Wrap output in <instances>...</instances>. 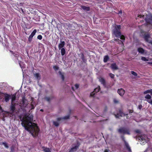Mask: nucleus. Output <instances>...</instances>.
<instances>
[{"instance_id":"f257e3e1","label":"nucleus","mask_w":152,"mask_h":152,"mask_svg":"<svg viewBox=\"0 0 152 152\" xmlns=\"http://www.w3.org/2000/svg\"><path fill=\"white\" fill-rule=\"evenodd\" d=\"M33 119V116L28 115L20 118L22 126L26 130L29 132L33 137H36L38 136L40 129L37 124L31 122Z\"/></svg>"},{"instance_id":"f03ea898","label":"nucleus","mask_w":152,"mask_h":152,"mask_svg":"<svg viewBox=\"0 0 152 152\" xmlns=\"http://www.w3.org/2000/svg\"><path fill=\"white\" fill-rule=\"evenodd\" d=\"M121 29L120 25H115L113 26L112 30V34L118 38H120L122 40H121L118 39H114V41H115L118 44H124L123 40H124V35H121Z\"/></svg>"},{"instance_id":"7ed1b4c3","label":"nucleus","mask_w":152,"mask_h":152,"mask_svg":"<svg viewBox=\"0 0 152 152\" xmlns=\"http://www.w3.org/2000/svg\"><path fill=\"white\" fill-rule=\"evenodd\" d=\"M138 17L140 18H143L146 22L145 25L146 26L151 25L152 27V15L151 14L149 13L146 14L145 16L140 15H139Z\"/></svg>"},{"instance_id":"20e7f679","label":"nucleus","mask_w":152,"mask_h":152,"mask_svg":"<svg viewBox=\"0 0 152 152\" xmlns=\"http://www.w3.org/2000/svg\"><path fill=\"white\" fill-rule=\"evenodd\" d=\"M80 145V144L77 142V144L72 147L69 150L68 152H75L79 148Z\"/></svg>"},{"instance_id":"39448f33","label":"nucleus","mask_w":152,"mask_h":152,"mask_svg":"<svg viewBox=\"0 0 152 152\" xmlns=\"http://www.w3.org/2000/svg\"><path fill=\"white\" fill-rule=\"evenodd\" d=\"M100 90V88L99 86H98L96 88L94 89V91L91 93L90 96V97H94V95H95L96 93L99 91Z\"/></svg>"},{"instance_id":"423d86ee","label":"nucleus","mask_w":152,"mask_h":152,"mask_svg":"<svg viewBox=\"0 0 152 152\" xmlns=\"http://www.w3.org/2000/svg\"><path fill=\"white\" fill-rule=\"evenodd\" d=\"M144 38L146 42H148L152 45V39L150 40L149 39L150 38V36L149 34L145 35Z\"/></svg>"},{"instance_id":"0eeeda50","label":"nucleus","mask_w":152,"mask_h":152,"mask_svg":"<svg viewBox=\"0 0 152 152\" xmlns=\"http://www.w3.org/2000/svg\"><path fill=\"white\" fill-rule=\"evenodd\" d=\"M16 104L13 103L11 102V105L10 106V111L12 112V113H14L15 109Z\"/></svg>"},{"instance_id":"6e6552de","label":"nucleus","mask_w":152,"mask_h":152,"mask_svg":"<svg viewBox=\"0 0 152 152\" xmlns=\"http://www.w3.org/2000/svg\"><path fill=\"white\" fill-rule=\"evenodd\" d=\"M4 94L5 101L6 102H8L10 99V95L7 94Z\"/></svg>"},{"instance_id":"1a4fd4ad","label":"nucleus","mask_w":152,"mask_h":152,"mask_svg":"<svg viewBox=\"0 0 152 152\" xmlns=\"http://www.w3.org/2000/svg\"><path fill=\"white\" fill-rule=\"evenodd\" d=\"M110 67L113 70H116L118 69V67L115 63L111 64Z\"/></svg>"},{"instance_id":"9d476101","label":"nucleus","mask_w":152,"mask_h":152,"mask_svg":"<svg viewBox=\"0 0 152 152\" xmlns=\"http://www.w3.org/2000/svg\"><path fill=\"white\" fill-rule=\"evenodd\" d=\"M70 115H67L66 116H65L63 118H57V120L58 121H60L64 119V120H66L68 119H69V118Z\"/></svg>"},{"instance_id":"9b49d317","label":"nucleus","mask_w":152,"mask_h":152,"mask_svg":"<svg viewBox=\"0 0 152 152\" xmlns=\"http://www.w3.org/2000/svg\"><path fill=\"white\" fill-rule=\"evenodd\" d=\"M99 81L104 86H106V81L104 78L103 77H100L99 79Z\"/></svg>"},{"instance_id":"f8f14e48","label":"nucleus","mask_w":152,"mask_h":152,"mask_svg":"<svg viewBox=\"0 0 152 152\" xmlns=\"http://www.w3.org/2000/svg\"><path fill=\"white\" fill-rule=\"evenodd\" d=\"M65 43L64 41H61V43H60L58 46V49L60 50L64 46Z\"/></svg>"},{"instance_id":"ddd939ff","label":"nucleus","mask_w":152,"mask_h":152,"mask_svg":"<svg viewBox=\"0 0 152 152\" xmlns=\"http://www.w3.org/2000/svg\"><path fill=\"white\" fill-rule=\"evenodd\" d=\"M117 92L121 96H123L124 95V89L122 88L118 89Z\"/></svg>"},{"instance_id":"4468645a","label":"nucleus","mask_w":152,"mask_h":152,"mask_svg":"<svg viewBox=\"0 0 152 152\" xmlns=\"http://www.w3.org/2000/svg\"><path fill=\"white\" fill-rule=\"evenodd\" d=\"M42 148L43 149V150L44 152H51V150L49 148L42 146Z\"/></svg>"},{"instance_id":"2eb2a0df","label":"nucleus","mask_w":152,"mask_h":152,"mask_svg":"<svg viewBox=\"0 0 152 152\" xmlns=\"http://www.w3.org/2000/svg\"><path fill=\"white\" fill-rule=\"evenodd\" d=\"M16 93H15L12 95L11 102L13 103V102L15 100L16 98Z\"/></svg>"},{"instance_id":"dca6fc26","label":"nucleus","mask_w":152,"mask_h":152,"mask_svg":"<svg viewBox=\"0 0 152 152\" xmlns=\"http://www.w3.org/2000/svg\"><path fill=\"white\" fill-rule=\"evenodd\" d=\"M130 134V130L129 128H124V134Z\"/></svg>"},{"instance_id":"f3484780","label":"nucleus","mask_w":152,"mask_h":152,"mask_svg":"<svg viewBox=\"0 0 152 152\" xmlns=\"http://www.w3.org/2000/svg\"><path fill=\"white\" fill-rule=\"evenodd\" d=\"M81 7L84 10L89 11L90 10V7H86L84 6H81Z\"/></svg>"},{"instance_id":"a211bd4d","label":"nucleus","mask_w":152,"mask_h":152,"mask_svg":"<svg viewBox=\"0 0 152 152\" xmlns=\"http://www.w3.org/2000/svg\"><path fill=\"white\" fill-rule=\"evenodd\" d=\"M10 52L17 58V60H18V58L19 57V55L15 53L13 51H12L11 50H10Z\"/></svg>"},{"instance_id":"6ab92c4d","label":"nucleus","mask_w":152,"mask_h":152,"mask_svg":"<svg viewBox=\"0 0 152 152\" xmlns=\"http://www.w3.org/2000/svg\"><path fill=\"white\" fill-rule=\"evenodd\" d=\"M81 57L82 61L84 62H85L86 61V60L85 59L84 54L82 53L81 54Z\"/></svg>"},{"instance_id":"aec40b11","label":"nucleus","mask_w":152,"mask_h":152,"mask_svg":"<svg viewBox=\"0 0 152 152\" xmlns=\"http://www.w3.org/2000/svg\"><path fill=\"white\" fill-rule=\"evenodd\" d=\"M109 59V58L108 55H106L104 56L103 61L104 63L107 62Z\"/></svg>"},{"instance_id":"412c9836","label":"nucleus","mask_w":152,"mask_h":152,"mask_svg":"<svg viewBox=\"0 0 152 152\" xmlns=\"http://www.w3.org/2000/svg\"><path fill=\"white\" fill-rule=\"evenodd\" d=\"M137 50L139 53H141L142 54L144 53L145 50L142 48H138Z\"/></svg>"},{"instance_id":"4be33fe9","label":"nucleus","mask_w":152,"mask_h":152,"mask_svg":"<svg viewBox=\"0 0 152 152\" xmlns=\"http://www.w3.org/2000/svg\"><path fill=\"white\" fill-rule=\"evenodd\" d=\"M61 53L62 56H64L66 50L64 48H62L61 49Z\"/></svg>"},{"instance_id":"5701e85b","label":"nucleus","mask_w":152,"mask_h":152,"mask_svg":"<svg viewBox=\"0 0 152 152\" xmlns=\"http://www.w3.org/2000/svg\"><path fill=\"white\" fill-rule=\"evenodd\" d=\"M150 93L152 95V89L148 90L144 92V94H146L148 93Z\"/></svg>"},{"instance_id":"b1692460","label":"nucleus","mask_w":152,"mask_h":152,"mask_svg":"<svg viewBox=\"0 0 152 152\" xmlns=\"http://www.w3.org/2000/svg\"><path fill=\"white\" fill-rule=\"evenodd\" d=\"M45 99L47 101L50 102V100L53 99V97H46Z\"/></svg>"},{"instance_id":"393cba45","label":"nucleus","mask_w":152,"mask_h":152,"mask_svg":"<svg viewBox=\"0 0 152 152\" xmlns=\"http://www.w3.org/2000/svg\"><path fill=\"white\" fill-rule=\"evenodd\" d=\"M35 77L38 79H40V75L39 73H36L34 75Z\"/></svg>"},{"instance_id":"a878e982","label":"nucleus","mask_w":152,"mask_h":152,"mask_svg":"<svg viewBox=\"0 0 152 152\" xmlns=\"http://www.w3.org/2000/svg\"><path fill=\"white\" fill-rule=\"evenodd\" d=\"M118 132L120 134L124 133V127L119 129H118Z\"/></svg>"},{"instance_id":"bb28decb","label":"nucleus","mask_w":152,"mask_h":152,"mask_svg":"<svg viewBox=\"0 0 152 152\" xmlns=\"http://www.w3.org/2000/svg\"><path fill=\"white\" fill-rule=\"evenodd\" d=\"M58 73L61 76V79L63 81H64V77L63 75L61 73V71H59Z\"/></svg>"},{"instance_id":"cd10ccee","label":"nucleus","mask_w":152,"mask_h":152,"mask_svg":"<svg viewBox=\"0 0 152 152\" xmlns=\"http://www.w3.org/2000/svg\"><path fill=\"white\" fill-rule=\"evenodd\" d=\"M37 32V30L36 29H34L33 31V32L31 33L30 35L33 37L35 34L36 32Z\"/></svg>"},{"instance_id":"c85d7f7f","label":"nucleus","mask_w":152,"mask_h":152,"mask_svg":"<svg viewBox=\"0 0 152 152\" xmlns=\"http://www.w3.org/2000/svg\"><path fill=\"white\" fill-rule=\"evenodd\" d=\"M33 37L30 35L29 37L28 38V42H29V43H30Z\"/></svg>"},{"instance_id":"c756f323","label":"nucleus","mask_w":152,"mask_h":152,"mask_svg":"<svg viewBox=\"0 0 152 152\" xmlns=\"http://www.w3.org/2000/svg\"><path fill=\"white\" fill-rule=\"evenodd\" d=\"M53 124L56 126H58L59 125V123L57 121H53Z\"/></svg>"},{"instance_id":"7c9ffc66","label":"nucleus","mask_w":152,"mask_h":152,"mask_svg":"<svg viewBox=\"0 0 152 152\" xmlns=\"http://www.w3.org/2000/svg\"><path fill=\"white\" fill-rule=\"evenodd\" d=\"M122 114H117L116 115H115V116L116 118H120V117H122V115H121Z\"/></svg>"},{"instance_id":"2f4dec72","label":"nucleus","mask_w":152,"mask_h":152,"mask_svg":"<svg viewBox=\"0 0 152 152\" xmlns=\"http://www.w3.org/2000/svg\"><path fill=\"white\" fill-rule=\"evenodd\" d=\"M2 144L6 148H9V146L8 145V144L6 142H3Z\"/></svg>"},{"instance_id":"473e14b6","label":"nucleus","mask_w":152,"mask_h":152,"mask_svg":"<svg viewBox=\"0 0 152 152\" xmlns=\"http://www.w3.org/2000/svg\"><path fill=\"white\" fill-rule=\"evenodd\" d=\"M145 98L146 99H151V96L149 94H147L145 96Z\"/></svg>"},{"instance_id":"72a5a7b5","label":"nucleus","mask_w":152,"mask_h":152,"mask_svg":"<svg viewBox=\"0 0 152 152\" xmlns=\"http://www.w3.org/2000/svg\"><path fill=\"white\" fill-rule=\"evenodd\" d=\"M53 68L55 70L57 71L59 69V68L58 66L55 65L53 66Z\"/></svg>"},{"instance_id":"f704fd0d","label":"nucleus","mask_w":152,"mask_h":152,"mask_svg":"<svg viewBox=\"0 0 152 152\" xmlns=\"http://www.w3.org/2000/svg\"><path fill=\"white\" fill-rule=\"evenodd\" d=\"M141 59L142 61H148V59H147L145 57H142Z\"/></svg>"},{"instance_id":"c9c22d12","label":"nucleus","mask_w":152,"mask_h":152,"mask_svg":"<svg viewBox=\"0 0 152 152\" xmlns=\"http://www.w3.org/2000/svg\"><path fill=\"white\" fill-rule=\"evenodd\" d=\"M139 140H141L142 141L145 140V138L142 136H140L139 137Z\"/></svg>"},{"instance_id":"e433bc0d","label":"nucleus","mask_w":152,"mask_h":152,"mask_svg":"<svg viewBox=\"0 0 152 152\" xmlns=\"http://www.w3.org/2000/svg\"><path fill=\"white\" fill-rule=\"evenodd\" d=\"M109 76L112 78H114L115 77V75L111 73H110L109 74Z\"/></svg>"},{"instance_id":"4c0bfd02","label":"nucleus","mask_w":152,"mask_h":152,"mask_svg":"<svg viewBox=\"0 0 152 152\" xmlns=\"http://www.w3.org/2000/svg\"><path fill=\"white\" fill-rule=\"evenodd\" d=\"M14 151H15L14 147L13 146H12L11 148L10 152H14Z\"/></svg>"},{"instance_id":"58836bf2","label":"nucleus","mask_w":152,"mask_h":152,"mask_svg":"<svg viewBox=\"0 0 152 152\" xmlns=\"http://www.w3.org/2000/svg\"><path fill=\"white\" fill-rule=\"evenodd\" d=\"M42 36L41 35H38L37 37V38L39 40H41L42 39Z\"/></svg>"},{"instance_id":"ea45409f","label":"nucleus","mask_w":152,"mask_h":152,"mask_svg":"<svg viewBox=\"0 0 152 152\" xmlns=\"http://www.w3.org/2000/svg\"><path fill=\"white\" fill-rule=\"evenodd\" d=\"M131 73L132 75H133L134 76H137V73L134 71H132L131 72Z\"/></svg>"},{"instance_id":"a19ab883","label":"nucleus","mask_w":152,"mask_h":152,"mask_svg":"<svg viewBox=\"0 0 152 152\" xmlns=\"http://www.w3.org/2000/svg\"><path fill=\"white\" fill-rule=\"evenodd\" d=\"M113 102L115 104H117L118 103V101L117 99H113Z\"/></svg>"},{"instance_id":"79ce46f5","label":"nucleus","mask_w":152,"mask_h":152,"mask_svg":"<svg viewBox=\"0 0 152 152\" xmlns=\"http://www.w3.org/2000/svg\"><path fill=\"white\" fill-rule=\"evenodd\" d=\"M147 101L149 103H150L152 105V100L151 99H147Z\"/></svg>"},{"instance_id":"37998d69","label":"nucleus","mask_w":152,"mask_h":152,"mask_svg":"<svg viewBox=\"0 0 152 152\" xmlns=\"http://www.w3.org/2000/svg\"><path fill=\"white\" fill-rule=\"evenodd\" d=\"M135 132L136 133H139V134H140V130H139V129H137V130H136L135 131Z\"/></svg>"},{"instance_id":"c03bdc74","label":"nucleus","mask_w":152,"mask_h":152,"mask_svg":"<svg viewBox=\"0 0 152 152\" xmlns=\"http://www.w3.org/2000/svg\"><path fill=\"white\" fill-rule=\"evenodd\" d=\"M142 106L141 104H140L138 106V108H139L140 110H141L142 108Z\"/></svg>"},{"instance_id":"a18cd8bd","label":"nucleus","mask_w":152,"mask_h":152,"mask_svg":"<svg viewBox=\"0 0 152 152\" xmlns=\"http://www.w3.org/2000/svg\"><path fill=\"white\" fill-rule=\"evenodd\" d=\"M31 110H32L33 109H34L35 108V107L34 106V105L32 104H31Z\"/></svg>"},{"instance_id":"49530a36","label":"nucleus","mask_w":152,"mask_h":152,"mask_svg":"<svg viewBox=\"0 0 152 152\" xmlns=\"http://www.w3.org/2000/svg\"><path fill=\"white\" fill-rule=\"evenodd\" d=\"M75 86L76 89H77L79 87V85L78 84H76L75 85Z\"/></svg>"},{"instance_id":"de8ad7c7","label":"nucleus","mask_w":152,"mask_h":152,"mask_svg":"<svg viewBox=\"0 0 152 152\" xmlns=\"http://www.w3.org/2000/svg\"><path fill=\"white\" fill-rule=\"evenodd\" d=\"M110 151L107 149H106L104 151V152H109Z\"/></svg>"},{"instance_id":"09e8293b","label":"nucleus","mask_w":152,"mask_h":152,"mask_svg":"<svg viewBox=\"0 0 152 152\" xmlns=\"http://www.w3.org/2000/svg\"><path fill=\"white\" fill-rule=\"evenodd\" d=\"M25 100V99L24 98H23V99H22V102L24 104V100Z\"/></svg>"},{"instance_id":"8fccbe9b","label":"nucleus","mask_w":152,"mask_h":152,"mask_svg":"<svg viewBox=\"0 0 152 152\" xmlns=\"http://www.w3.org/2000/svg\"><path fill=\"white\" fill-rule=\"evenodd\" d=\"M18 63H19V65L21 66V61H18Z\"/></svg>"},{"instance_id":"3c124183","label":"nucleus","mask_w":152,"mask_h":152,"mask_svg":"<svg viewBox=\"0 0 152 152\" xmlns=\"http://www.w3.org/2000/svg\"><path fill=\"white\" fill-rule=\"evenodd\" d=\"M126 115V118H129V116L128 115H127V114H125L124 113V116H125Z\"/></svg>"},{"instance_id":"603ef678","label":"nucleus","mask_w":152,"mask_h":152,"mask_svg":"<svg viewBox=\"0 0 152 152\" xmlns=\"http://www.w3.org/2000/svg\"><path fill=\"white\" fill-rule=\"evenodd\" d=\"M121 138L122 139V140H124V137L122 135L121 136Z\"/></svg>"},{"instance_id":"864d4df0","label":"nucleus","mask_w":152,"mask_h":152,"mask_svg":"<svg viewBox=\"0 0 152 152\" xmlns=\"http://www.w3.org/2000/svg\"><path fill=\"white\" fill-rule=\"evenodd\" d=\"M133 112V110H129V112L130 113H132Z\"/></svg>"},{"instance_id":"5fc2aeb1","label":"nucleus","mask_w":152,"mask_h":152,"mask_svg":"<svg viewBox=\"0 0 152 152\" xmlns=\"http://www.w3.org/2000/svg\"><path fill=\"white\" fill-rule=\"evenodd\" d=\"M72 90L73 91H74V87H72Z\"/></svg>"},{"instance_id":"6e6d98bb","label":"nucleus","mask_w":152,"mask_h":152,"mask_svg":"<svg viewBox=\"0 0 152 152\" xmlns=\"http://www.w3.org/2000/svg\"><path fill=\"white\" fill-rule=\"evenodd\" d=\"M148 64H152V62H148Z\"/></svg>"},{"instance_id":"4d7b16f0","label":"nucleus","mask_w":152,"mask_h":152,"mask_svg":"<svg viewBox=\"0 0 152 152\" xmlns=\"http://www.w3.org/2000/svg\"><path fill=\"white\" fill-rule=\"evenodd\" d=\"M40 111H41L43 112V110L42 109H41L40 110Z\"/></svg>"},{"instance_id":"13d9d810","label":"nucleus","mask_w":152,"mask_h":152,"mask_svg":"<svg viewBox=\"0 0 152 152\" xmlns=\"http://www.w3.org/2000/svg\"><path fill=\"white\" fill-rule=\"evenodd\" d=\"M119 13H122V11H121V12H120Z\"/></svg>"},{"instance_id":"bf43d9fd","label":"nucleus","mask_w":152,"mask_h":152,"mask_svg":"<svg viewBox=\"0 0 152 152\" xmlns=\"http://www.w3.org/2000/svg\"><path fill=\"white\" fill-rule=\"evenodd\" d=\"M75 117L77 119V117Z\"/></svg>"},{"instance_id":"052dcab7","label":"nucleus","mask_w":152,"mask_h":152,"mask_svg":"<svg viewBox=\"0 0 152 152\" xmlns=\"http://www.w3.org/2000/svg\"><path fill=\"white\" fill-rule=\"evenodd\" d=\"M142 21L143 22H144V21L143 20H142Z\"/></svg>"},{"instance_id":"680f3d73","label":"nucleus","mask_w":152,"mask_h":152,"mask_svg":"<svg viewBox=\"0 0 152 152\" xmlns=\"http://www.w3.org/2000/svg\"><path fill=\"white\" fill-rule=\"evenodd\" d=\"M124 40L125 39V37H124Z\"/></svg>"},{"instance_id":"e2e57ef3","label":"nucleus","mask_w":152,"mask_h":152,"mask_svg":"<svg viewBox=\"0 0 152 152\" xmlns=\"http://www.w3.org/2000/svg\"><path fill=\"white\" fill-rule=\"evenodd\" d=\"M124 91V93H125V90Z\"/></svg>"}]
</instances>
